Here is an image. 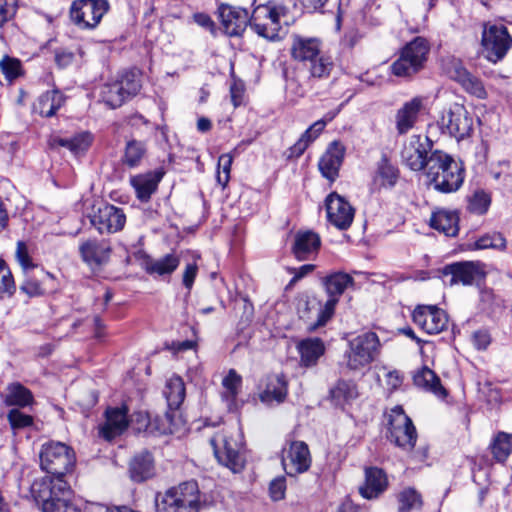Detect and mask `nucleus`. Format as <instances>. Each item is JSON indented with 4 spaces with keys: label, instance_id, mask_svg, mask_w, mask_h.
<instances>
[{
    "label": "nucleus",
    "instance_id": "1",
    "mask_svg": "<svg viewBox=\"0 0 512 512\" xmlns=\"http://www.w3.org/2000/svg\"><path fill=\"white\" fill-rule=\"evenodd\" d=\"M40 467L48 476L38 484L37 494H34V501L44 502L42 497L43 490L51 491V500L61 497L62 493L58 490L59 483L69 486L64 480L66 473L72 471L76 456L73 449L62 442H49L44 444L39 453Z\"/></svg>",
    "mask_w": 512,
    "mask_h": 512
},
{
    "label": "nucleus",
    "instance_id": "2",
    "mask_svg": "<svg viewBox=\"0 0 512 512\" xmlns=\"http://www.w3.org/2000/svg\"><path fill=\"white\" fill-rule=\"evenodd\" d=\"M205 499L196 481H185L155 496L156 512H200Z\"/></svg>",
    "mask_w": 512,
    "mask_h": 512
},
{
    "label": "nucleus",
    "instance_id": "3",
    "mask_svg": "<svg viewBox=\"0 0 512 512\" xmlns=\"http://www.w3.org/2000/svg\"><path fill=\"white\" fill-rule=\"evenodd\" d=\"M426 175L434 189L442 193L457 191L464 181V169L461 164L440 150L430 154Z\"/></svg>",
    "mask_w": 512,
    "mask_h": 512
},
{
    "label": "nucleus",
    "instance_id": "4",
    "mask_svg": "<svg viewBox=\"0 0 512 512\" xmlns=\"http://www.w3.org/2000/svg\"><path fill=\"white\" fill-rule=\"evenodd\" d=\"M217 461L233 473L242 471L245 459L241 453L242 435L238 427H224L210 440Z\"/></svg>",
    "mask_w": 512,
    "mask_h": 512
},
{
    "label": "nucleus",
    "instance_id": "5",
    "mask_svg": "<svg viewBox=\"0 0 512 512\" xmlns=\"http://www.w3.org/2000/svg\"><path fill=\"white\" fill-rule=\"evenodd\" d=\"M290 51L294 60L309 63L308 69L314 78H327L334 68L331 57L321 53V42L317 38L295 35Z\"/></svg>",
    "mask_w": 512,
    "mask_h": 512
},
{
    "label": "nucleus",
    "instance_id": "6",
    "mask_svg": "<svg viewBox=\"0 0 512 512\" xmlns=\"http://www.w3.org/2000/svg\"><path fill=\"white\" fill-rule=\"evenodd\" d=\"M288 8L281 3L270 1L258 5L250 16L252 29L261 37L277 40L282 25H287Z\"/></svg>",
    "mask_w": 512,
    "mask_h": 512
},
{
    "label": "nucleus",
    "instance_id": "7",
    "mask_svg": "<svg viewBox=\"0 0 512 512\" xmlns=\"http://www.w3.org/2000/svg\"><path fill=\"white\" fill-rule=\"evenodd\" d=\"M381 351V343L375 332H364L348 343L344 359L346 367L352 371H361L374 362Z\"/></svg>",
    "mask_w": 512,
    "mask_h": 512
},
{
    "label": "nucleus",
    "instance_id": "8",
    "mask_svg": "<svg viewBox=\"0 0 512 512\" xmlns=\"http://www.w3.org/2000/svg\"><path fill=\"white\" fill-rule=\"evenodd\" d=\"M438 126L442 133L461 141L471 136L474 119L464 105L453 103L441 112Z\"/></svg>",
    "mask_w": 512,
    "mask_h": 512
},
{
    "label": "nucleus",
    "instance_id": "9",
    "mask_svg": "<svg viewBox=\"0 0 512 512\" xmlns=\"http://www.w3.org/2000/svg\"><path fill=\"white\" fill-rule=\"evenodd\" d=\"M429 49L425 38L416 37L402 49L400 57L392 64L393 74L407 77L417 73L427 60Z\"/></svg>",
    "mask_w": 512,
    "mask_h": 512
},
{
    "label": "nucleus",
    "instance_id": "10",
    "mask_svg": "<svg viewBox=\"0 0 512 512\" xmlns=\"http://www.w3.org/2000/svg\"><path fill=\"white\" fill-rule=\"evenodd\" d=\"M388 419L390 441L404 450L413 449L417 440L416 429L402 407L396 406L391 409Z\"/></svg>",
    "mask_w": 512,
    "mask_h": 512
},
{
    "label": "nucleus",
    "instance_id": "11",
    "mask_svg": "<svg viewBox=\"0 0 512 512\" xmlns=\"http://www.w3.org/2000/svg\"><path fill=\"white\" fill-rule=\"evenodd\" d=\"M482 45L486 58L497 63L512 47V37L503 24H488L482 33Z\"/></svg>",
    "mask_w": 512,
    "mask_h": 512
},
{
    "label": "nucleus",
    "instance_id": "12",
    "mask_svg": "<svg viewBox=\"0 0 512 512\" xmlns=\"http://www.w3.org/2000/svg\"><path fill=\"white\" fill-rule=\"evenodd\" d=\"M106 0H75L70 8V17L81 29H93L108 11Z\"/></svg>",
    "mask_w": 512,
    "mask_h": 512
},
{
    "label": "nucleus",
    "instance_id": "13",
    "mask_svg": "<svg viewBox=\"0 0 512 512\" xmlns=\"http://www.w3.org/2000/svg\"><path fill=\"white\" fill-rule=\"evenodd\" d=\"M282 466L289 476L306 472L312 463L308 445L303 441H293L282 450Z\"/></svg>",
    "mask_w": 512,
    "mask_h": 512
},
{
    "label": "nucleus",
    "instance_id": "14",
    "mask_svg": "<svg viewBox=\"0 0 512 512\" xmlns=\"http://www.w3.org/2000/svg\"><path fill=\"white\" fill-rule=\"evenodd\" d=\"M413 322L427 334H438L448 325L446 312L435 305H418L412 314Z\"/></svg>",
    "mask_w": 512,
    "mask_h": 512
},
{
    "label": "nucleus",
    "instance_id": "15",
    "mask_svg": "<svg viewBox=\"0 0 512 512\" xmlns=\"http://www.w3.org/2000/svg\"><path fill=\"white\" fill-rule=\"evenodd\" d=\"M328 221L340 230L348 229L354 219L355 209L336 192L330 193L325 200Z\"/></svg>",
    "mask_w": 512,
    "mask_h": 512
},
{
    "label": "nucleus",
    "instance_id": "16",
    "mask_svg": "<svg viewBox=\"0 0 512 512\" xmlns=\"http://www.w3.org/2000/svg\"><path fill=\"white\" fill-rule=\"evenodd\" d=\"M91 224L100 233H115L125 225L126 216L122 209L110 204H102L90 217Z\"/></svg>",
    "mask_w": 512,
    "mask_h": 512
},
{
    "label": "nucleus",
    "instance_id": "17",
    "mask_svg": "<svg viewBox=\"0 0 512 512\" xmlns=\"http://www.w3.org/2000/svg\"><path fill=\"white\" fill-rule=\"evenodd\" d=\"M428 147V138L422 139L419 135L411 136L401 151L402 162L413 171L427 169Z\"/></svg>",
    "mask_w": 512,
    "mask_h": 512
},
{
    "label": "nucleus",
    "instance_id": "18",
    "mask_svg": "<svg viewBox=\"0 0 512 512\" xmlns=\"http://www.w3.org/2000/svg\"><path fill=\"white\" fill-rule=\"evenodd\" d=\"M219 17L225 33L229 36L241 35L250 23L246 9L227 4L220 5Z\"/></svg>",
    "mask_w": 512,
    "mask_h": 512
},
{
    "label": "nucleus",
    "instance_id": "19",
    "mask_svg": "<svg viewBox=\"0 0 512 512\" xmlns=\"http://www.w3.org/2000/svg\"><path fill=\"white\" fill-rule=\"evenodd\" d=\"M344 155L345 147L340 141H333L330 143L318 163L319 170L323 177L328 179L330 182L335 181L338 177Z\"/></svg>",
    "mask_w": 512,
    "mask_h": 512
},
{
    "label": "nucleus",
    "instance_id": "20",
    "mask_svg": "<svg viewBox=\"0 0 512 512\" xmlns=\"http://www.w3.org/2000/svg\"><path fill=\"white\" fill-rule=\"evenodd\" d=\"M127 413L126 406L108 408L105 413L106 421L99 427L100 435L106 440H111L122 434L129 424Z\"/></svg>",
    "mask_w": 512,
    "mask_h": 512
},
{
    "label": "nucleus",
    "instance_id": "21",
    "mask_svg": "<svg viewBox=\"0 0 512 512\" xmlns=\"http://www.w3.org/2000/svg\"><path fill=\"white\" fill-rule=\"evenodd\" d=\"M388 487V479L385 472L377 467L365 469V481L359 487L360 495L368 500L378 498Z\"/></svg>",
    "mask_w": 512,
    "mask_h": 512
},
{
    "label": "nucleus",
    "instance_id": "22",
    "mask_svg": "<svg viewBox=\"0 0 512 512\" xmlns=\"http://www.w3.org/2000/svg\"><path fill=\"white\" fill-rule=\"evenodd\" d=\"M163 175L162 170H155L130 177V184L141 202L150 200L152 194L156 192Z\"/></svg>",
    "mask_w": 512,
    "mask_h": 512
},
{
    "label": "nucleus",
    "instance_id": "23",
    "mask_svg": "<svg viewBox=\"0 0 512 512\" xmlns=\"http://www.w3.org/2000/svg\"><path fill=\"white\" fill-rule=\"evenodd\" d=\"M58 490L62 493L61 497H56L51 500V491L43 490L42 497L45 499L44 502L39 503L41 505L42 512H80L76 506L71 502L72 491L70 486H66L64 483H59Z\"/></svg>",
    "mask_w": 512,
    "mask_h": 512
},
{
    "label": "nucleus",
    "instance_id": "24",
    "mask_svg": "<svg viewBox=\"0 0 512 512\" xmlns=\"http://www.w3.org/2000/svg\"><path fill=\"white\" fill-rule=\"evenodd\" d=\"M320 244L318 234L312 231H300L295 235L292 252L299 261L309 260L318 252Z\"/></svg>",
    "mask_w": 512,
    "mask_h": 512
},
{
    "label": "nucleus",
    "instance_id": "25",
    "mask_svg": "<svg viewBox=\"0 0 512 512\" xmlns=\"http://www.w3.org/2000/svg\"><path fill=\"white\" fill-rule=\"evenodd\" d=\"M449 75L451 79L458 82L468 93L480 99L486 97L487 93L481 80L472 75L461 63H453Z\"/></svg>",
    "mask_w": 512,
    "mask_h": 512
},
{
    "label": "nucleus",
    "instance_id": "26",
    "mask_svg": "<svg viewBox=\"0 0 512 512\" xmlns=\"http://www.w3.org/2000/svg\"><path fill=\"white\" fill-rule=\"evenodd\" d=\"M80 253L84 262L91 267L106 263L110 256V246L104 241L87 240L80 245Z\"/></svg>",
    "mask_w": 512,
    "mask_h": 512
},
{
    "label": "nucleus",
    "instance_id": "27",
    "mask_svg": "<svg viewBox=\"0 0 512 512\" xmlns=\"http://www.w3.org/2000/svg\"><path fill=\"white\" fill-rule=\"evenodd\" d=\"M430 226L446 236L454 237L459 231V215L457 211L438 209L430 217Z\"/></svg>",
    "mask_w": 512,
    "mask_h": 512
},
{
    "label": "nucleus",
    "instance_id": "28",
    "mask_svg": "<svg viewBox=\"0 0 512 512\" xmlns=\"http://www.w3.org/2000/svg\"><path fill=\"white\" fill-rule=\"evenodd\" d=\"M445 273L452 276L451 283L471 285L481 275L480 265L474 262L454 263L445 268Z\"/></svg>",
    "mask_w": 512,
    "mask_h": 512
},
{
    "label": "nucleus",
    "instance_id": "29",
    "mask_svg": "<svg viewBox=\"0 0 512 512\" xmlns=\"http://www.w3.org/2000/svg\"><path fill=\"white\" fill-rule=\"evenodd\" d=\"M421 108L422 100L420 98H413L398 110L396 114V129L399 134H405L414 127Z\"/></svg>",
    "mask_w": 512,
    "mask_h": 512
},
{
    "label": "nucleus",
    "instance_id": "30",
    "mask_svg": "<svg viewBox=\"0 0 512 512\" xmlns=\"http://www.w3.org/2000/svg\"><path fill=\"white\" fill-rule=\"evenodd\" d=\"M335 115L336 113H328L325 118L314 122L290 148L291 156H301L308 146L321 134L327 123L331 121Z\"/></svg>",
    "mask_w": 512,
    "mask_h": 512
},
{
    "label": "nucleus",
    "instance_id": "31",
    "mask_svg": "<svg viewBox=\"0 0 512 512\" xmlns=\"http://www.w3.org/2000/svg\"><path fill=\"white\" fill-rule=\"evenodd\" d=\"M288 392L287 381L283 375H273L268 378L265 390L260 394V400L267 405L282 403Z\"/></svg>",
    "mask_w": 512,
    "mask_h": 512
},
{
    "label": "nucleus",
    "instance_id": "32",
    "mask_svg": "<svg viewBox=\"0 0 512 512\" xmlns=\"http://www.w3.org/2000/svg\"><path fill=\"white\" fill-rule=\"evenodd\" d=\"M399 178L398 168L392 164L386 157H382L377 163L373 184L378 188L391 189Z\"/></svg>",
    "mask_w": 512,
    "mask_h": 512
},
{
    "label": "nucleus",
    "instance_id": "33",
    "mask_svg": "<svg viewBox=\"0 0 512 512\" xmlns=\"http://www.w3.org/2000/svg\"><path fill=\"white\" fill-rule=\"evenodd\" d=\"M297 349L300 353L301 364L310 367L315 365L324 354L325 346L319 338H307L298 344Z\"/></svg>",
    "mask_w": 512,
    "mask_h": 512
},
{
    "label": "nucleus",
    "instance_id": "34",
    "mask_svg": "<svg viewBox=\"0 0 512 512\" xmlns=\"http://www.w3.org/2000/svg\"><path fill=\"white\" fill-rule=\"evenodd\" d=\"M414 384L426 391L432 392L438 397H444L446 391L441 385L439 377L431 369L424 367L413 376Z\"/></svg>",
    "mask_w": 512,
    "mask_h": 512
},
{
    "label": "nucleus",
    "instance_id": "35",
    "mask_svg": "<svg viewBox=\"0 0 512 512\" xmlns=\"http://www.w3.org/2000/svg\"><path fill=\"white\" fill-rule=\"evenodd\" d=\"M180 259L175 254H167L159 259H148L145 263V270L149 274L159 276L172 274L179 266Z\"/></svg>",
    "mask_w": 512,
    "mask_h": 512
},
{
    "label": "nucleus",
    "instance_id": "36",
    "mask_svg": "<svg viewBox=\"0 0 512 512\" xmlns=\"http://www.w3.org/2000/svg\"><path fill=\"white\" fill-rule=\"evenodd\" d=\"M93 136L89 132L79 133L71 138H56L53 140L52 145H59L71 151L74 155L78 156L85 153L91 146Z\"/></svg>",
    "mask_w": 512,
    "mask_h": 512
},
{
    "label": "nucleus",
    "instance_id": "37",
    "mask_svg": "<svg viewBox=\"0 0 512 512\" xmlns=\"http://www.w3.org/2000/svg\"><path fill=\"white\" fill-rule=\"evenodd\" d=\"M164 396L166 397L168 406L171 410L180 407L185 398V385L181 377H170L165 385Z\"/></svg>",
    "mask_w": 512,
    "mask_h": 512
},
{
    "label": "nucleus",
    "instance_id": "38",
    "mask_svg": "<svg viewBox=\"0 0 512 512\" xmlns=\"http://www.w3.org/2000/svg\"><path fill=\"white\" fill-rule=\"evenodd\" d=\"M131 477L136 482H142L153 475V459L150 453H142L133 458L130 463Z\"/></svg>",
    "mask_w": 512,
    "mask_h": 512
},
{
    "label": "nucleus",
    "instance_id": "39",
    "mask_svg": "<svg viewBox=\"0 0 512 512\" xmlns=\"http://www.w3.org/2000/svg\"><path fill=\"white\" fill-rule=\"evenodd\" d=\"M328 296L340 298L344 291L353 284V278L344 272H335L323 279Z\"/></svg>",
    "mask_w": 512,
    "mask_h": 512
},
{
    "label": "nucleus",
    "instance_id": "40",
    "mask_svg": "<svg viewBox=\"0 0 512 512\" xmlns=\"http://www.w3.org/2000/svg\"><path fill=\"white\" fill-rule=\"evenodd\" d=\"M31 401V392L20 383H12L7 386L4 394L6 405L24 407L29 405Z\"/></svg>",
    "mask_w": 512,
    "mask_h": 512
},
{
    "label": "nucleus",
    "instance_id": "41",
    "mask_svg": "<svg viewBox=\"0 0 512 512\" xmlns=\"http://www.w3.org/2000/svg\"><path fill=\"white\" fill-rule=\"evenodd\" d=\"M64 97L58 90L42 95L39 99L38 112L40 115L50 117L63 105Z\"/></svg>",
    "mask_w": 512,
    "mask_h": 512
},
{
    "label": "nucleus",
    "instance_id": "42",
    "mask_svg": "<svg viewBox=\"0 0 512 512\" xmlns=\"http://www.w3.org/2000/svg\"><path fill=\"white\" fill-rule=\"evenodd\" d=\"M147 430L154 434H172L175 432L174 412H166L149 419Z\"/></svg>",
    "mask_w": 512,
    "mask_h": 512
},
{
    "label": "nucleus",
    "instance_id": "43",
    "mask_svg": "<svg viewBox=\"0 0 512 512\" xmlns=\"http://www.w3.org/2000/svg\"><path fill=\"white\" fill-rule=\"evenodd\" d=\"M103 102L110 108L120 107L128 98L117 81L106 84L101 92Z\"/></svg>",
    "mask_w": 512,
    "mask_h": 512
},
{
    "label": "nucleus",
    "instance_id": "44",
    "mask_svg": "<svg viewBox=\"0 0 512 512\" xmlns=\"http://www.w3.org/2000/svg\"><path fill=\"white\" fill-rule=\"evenodd\" d=\"M490 449L498 462L505 461L512 451V436L504 432L498 433L490 444Z\"/></svg>",
    "mask_w": 512,
    "mask_h": 512
},
{
    "label": "nucleus",
    "instance_id": "45",
    "mask_svg": "<svg viewBox=\"0 0 512 512\" xmlns=\"http://www.w3.org/2000/svg\"><path fill=\"white\" fill-rule=\"evenodd\" d=\"M145 153L146 147L143 142L137 140L128 141L125 148L123 163L130 168H135L140 165Z\"/></svg>",
    "mask_w": 512,
    "mask_h": 512
},
{
    "label": "nucleus",
    "instance_id": "46",
    "mask_svg": "<svg viewBox=\"0 0 512 512\" xmlns=\"http://www.w3.org/2000/svg\"><path fill=\"white\" fill-rule=\"evenodd\" d=\"M358 396L356 385L350 381H339L334 388L331 389V397L336 404H342L355 399Z\"/></svg>",
    "mask_w": 512,
    "mask_h": 512
},
{
    "label": "nucleus",
    "instance_id": "47",
    "mask_svg": "<svg viewBox=\"0 0 512 512\" xmlns=\"http://www.w3.org/2000/svg\"><path fill=\"white\" fill-rule=\"evenodd\" d=\"M399 512H410L422 506L421 495L413 488H405L398 495Z\"/></svg>",
    "mask_w": 512,
    "mask_h": 512
},
{
    "label": "nucleus",
    "instance_id": "48",
    "mask_svg": "<svg viewBox=\"0 0 512 512\" xmlns=\"http://www.w3.org/2000/svg\"><path fill=\"white\" fill-rule=\"evenodd\" d=\"M242 384V378L231 369L223 378L222 385L224 387L223 398L229 403H233Z\"/></svg>",
    "mask_w": 512,
    "mask_h": 512
},
{
    "label": "nucleus",
    "instance_id": "49",
    "mask_svg": "<svg viewBox=\"0 0 512 512\" xmlns=\"http://www.w3.org/2000/svg\"><path fill=\"white\" fill-rule=\"evenodd\" d=\"M127 98L136 95L141 89L140 73L137 70L127 71L117 80Z\"/></svg>",
    "mask_w": 512,
    "mask_h": 512
},
{
    "label": "nucleus",
    "instance_id": "50",
    "mask_svg": "<svg viewBox=\"0 0 512 512\" xmlns=\"http://www.w3.org/2000/svg\"><path fill=\"white\" fill-rule=\"evenodd\" d=\"M475 250L497 249L504 250L506 248V240L500 233L485 234L479 237L472 245Z\"/></svg>",
    "mask_w": 512,
    "mask_h": 512
},
{
    "label": "nucleus",
    "instance_id": "51",
    "mask_svg": "<svg viewBox=\"0 0 512 512\" xmlns=\"http://www.w3.org/2000/svg\"><path fill=\"white\" fill-rule=\"evenodd\" d=\"M490 204L491 196L483 190H477L470 197L468 208L472 213L483 215L488 211Z\"/></svg>",
    "mask_w": 512,
    "mask_h": 512
},
{
    "label": "nucleus",
    "instance_id": "52",
    "mask_svg": "<svg viewBox=\"0 0 512 512\" xmlns=\"http://www.w3.org/2000/svg\"><path fill=\"white\" fill-rule=\"evenodd\" d=\"M0 69L5 78L12 81L22 75L21 62L13 57L4 56L0 60Z\"/></svg>",
    "mask_w": 512,
    "mask_h": 512
},
{
    "label": "nucleus",
    "instance_id": "53",
    "mask_svg": "<svg viewBox=\"0 0 512 512\" xmlns=\"http://www.w3.org/2000/svg\"><path fill=\"white\" fill-rule=\"evenodd\" d=\"M15 290L14 280L5 261L0 259V298L11 295Z\"/></svg>",
    "mask_w": 512,
    "mask_h": 512
},
{
    "label": "nucleus",
    "instance_id": "54",
    "mask_svg": "<svg viewBox=\"0 0 512 512\" xmlns=\"http://www.w3.org/2000/svg\"><path fill=\"white\" fill-rule=\"evenodd\" d=\"M233 157L231 154H222L218 159L217 182L225 187L230 180Z\"/></svg>",
    "mask_w": 512,
    "mask_h": 512
},
{
    "label": "nucleus",
    "instance_id": "55",
    "mask_svg": "<svg viewBox=\"0 0 512 512\" xmlns=\"http://www.w3.org/2000/svg\"><path fill=\"white\" fill-rule=\"evenodd\" d=\"M286 492V479L284 476H279L273 479L269 485V495L273 501H280L284 499Z\"/></svg>",
    "mask_w": 512,
    "mask_h": 512
},
{
    "label": "nucleus",
    "instance_id": "56",
    "mask_svg": "<svg viewBox=\"0 0 512 512\" xmlns=\"http://www.w3.org/2000/svg\"><path fill=\"white\" fill-rule=\"evenodd\" d=\"M8 420L14 429L28 427L32 423V418L19 411L18 409H12L8 414Z\"/></svg>",
    "mask_w": 512,
    "mask_h": 512
},
{
    "label": "nucleus",
    "instance_id": "57",
    "mask_svg": "<svg viewBox=\"0 0 512 512\" xmlns=\"http://www.w3.org/2000/svg\"><path fill=\"white\" fill-rule=\"evenodd\" d=\"M16 8L17 0H0V27L15 15Z\"/></svg>",
    "mask_w": 512,
    "mask_h": 512
},
{
    "label": "nucleus",
    "instance_id": "58",
    "mask_svg": "<svg viewBox=\"0 0 512 512\" xmlns=\"http://www.w3.org/2000/svg\"><path fill=\"white\" fill-rule=\"evenodd\" d=\"M16 260L23 270H27L31 267V259L29 255V249L25 242L19 241L15 252Z\"/></svg>",
    "mask_w": 512,
    "mask_h": 512
},
{
    "label": "nucleus",
    "instance_id": "59",
    "mask_svg": "<svg viewBox=\"0 0 512 512\" xmlns=\"http://www.w3.org/2000/svg\"><path fill=\"white\" fill-rule=\"evenodd\" d=\"M328 300L326 301L324 305V309L321 311L319 324L323 325L326 323L328 319L331 318V316L334 313L335 306L337 305L339 298L335 296H328Z\"/></svg>",
    "mask_w": 512,
    "mask_h": 512
},
{
    "label": "nucleus",
    "instance_id": "60",
    "mask_svg": "<svg viewBox=\"0 0 512 512\" xmlns=\"http://www.w3.org/2000/svg\"><path fill=\"white\" fill-rule=\"evenodd\" d=\"M472 341L478 350H484L489 346L491 337L487 331L479 330L473 333Z\"/></svg>",
    "mask_w": 512,
    "mask_h": 512
},
{
    "label": "nucleus",
    "instance_id": "61",
    "mask_svg": "<svg viewBox=\"0 0 512 512\" xmlns=\"http://www.w3.org/2000/svg\"><path fill=\"white\" fill-rule=\"evenodd\" d=\"M198 272V266L195 262L186 265L183 273V285L190 290Z\"/></svg>",
    "mask_w": 512,
    "mask_h": 512
},
{
    "label": "nucleus",
    "instance_id": "62",
    "mask_svg": "<svg viewBox=\"0 0 512 512\" xmlns=\"http://www.w3.org/2000/svg\"><path fill=\"white\" fill-rule=\"evenodd\" d=\"M315 269V265L313 264H305L299 268H290L289 272L293 274V278L291 279L289 285L295 284L297 281L302 279L303 277L312 273Z\"/></svg>",
    "mask_w": 512,
    "mask_h": 512
},
{
    "label": "nucleus",
    "instance_id": "63",
    "mask_svg": "<svg viewBox=\"0 0 512 512\" xmlns=\"http://www.w3.org/2000/svg\"><path fill=\"white\" fill-rule=\"evenodd\" d=\"M231 100L235 107L239 106L243 101L244 85L242 83L234 82L230 87Z\"/></svg>",
    "mask_w": 512,
    "mask_h": 512
},
{
    "label": "nucleus",
    "instance_id": "64",
    "mask_svg": "<svg viewBox=\"0 0 512 512\" xmlns=\"http://www.w3.org/2000/svg\"><path fill=\"white\" fill-rule=\"evenodd\" d=\"M193 18H194V21L199 26H201V27H203L205 29H208L210 31H213V29H214V22L212 21L210 16H208L207 14H205V13H196Z\"/></svg>",
    "mask_w": 512,
    "mask_h": 512
}]
</instances>
